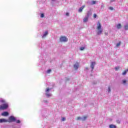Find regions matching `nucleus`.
<instances>
[{
	"label": "nucleus",
	"mask_w": 128,
	"mask_h": 128,
	"mask_svg": "<svg viewBox=\"0 0 128 128\" xmlns=\"http://www.w3.org/2000/svg\"><path fill=\"white\" fill-rule=\"evenodd\" d=\"M98 30H97V34L98 36H100V34H102V24H100V22H98L97 24V28H96Z\"/></svg>",
	"instance_id": "1"
},
{
	"label": "nucleus",
	"mask_w": 128,
	"mask_h": 128,
	"mask_svg": "<svg viewBox=\"0 0 128 128\" xmlns=\"http://www.w3.org/2000/svg\"><path fill=\"white\" fill-rule=\"evenodd\" d=\"M8 108V104H4L0 106V110H6Z\"/></svg>",
	"instance_id": "2"
},
{
	"label": "nucleus",
	"mask_w": 128,
	"mask_h": 128,
	"mask_svg": "<svg viewBox=\"0 0 128 128\" xmlns=\"http://www.w3.org/2000/svg\"><path fill=\"white\" fill-rule=\"evenodd\" d=\"M16 118L14 116H10L8 118V122H16Z\"/></svg>",
	"instance_id": "3"
},
{
	"label": "nucleus",
	"mask_w": 128,
	"mask_h": 128,
	"mask_svg": "<svg viewBox=\"0 0 128 128\" xmlns=\"http://www.w3.org/2000/svg\"><path fill=\"white\" fill-rule=\"evenodd\" d=\"M60 40L61 42H68V38L64 36H62L60 38Z\"/></svg>",
	"instance_id": "4"
},
{
	"label": "nucleus",
	"mask_w": 128,
	"mask_h": 128,
	"mask_svg": "<svg viewBox=\"0 0 128 128\" xmlns=\"http://www.w3.org/2000/svg\"><path fill=\"white\" fill-rule=\"evenodd\" d=\"M90 17V12H88L87 13V16L85 17L84 20H83V22H88V18Z\"/></svg>",
	"instance_id": "5"
},
{
	"label": "nucleus",
	"mask_w": 128,
	"mask_h": 128,
	"mask_svg": "<svg viewBox=\"0 0 128 128\" xmlns=\"http://www.w3.org/2000/svg\"><path fill=\"white\" fill-rule=\"evenodd\" d=\"M96 62H92L91 64H90V68L92 70H94V66H96Z\"/></svg>",
	"instance_id": "6"
},
{
	"label": "nucleus",
	"mask_w": 128,
	"mask_h": 128,
	"mask_svg": "<svg viewBox=\"0 0 128 128\" xmlns=\"http://www.w3.org/2000/svg\"><path fill=\"white\" fill-rule=\"evenodd\" d=\"M2 116H8V113L7 112H4L2 114Z\"/></svg>",
	"instance_id": "7"
},
{
	"label": "nucleus",
	"mask_w": 128,
	"mask_h": 128,
	"mask_svg": "<svg viewBox=\"0 0 128 128\" xmlns=\"http://www.w3.org/2000/svg\"><path fill=\"white\" fill-rule=\"evenodd\" d=\"M2 122H8V120L4 118L0 119V123L2 124Z\"/></svg>",
	"instance_id": "8"
},
{
	"label": "nucleus",
	"mask_w": 128,
	"mask_h": 128,
	"mask_svg": "<svg viewBox=\"0 0 128 128\" xmlns=\"http://www.w3.org/2000/svg\"><path fill=\"white\" fill-rule=\"evenodd\" d=\"M74 68H75V70H78V62H76V64H74Z\"/></svg>",
	"instance_id": "9"
},
{
	"label": "nucleus",
	"mask_w": 128,
	"mask_h": 128,
	"mask_svg": "<svg viewBox=\"0 0 128 128\" xmlns=\"http://www.w3.org/2000/svg\"><path fill=\"white\" fill-rule=\"evenodd\" d=\"M46 96H50V93L48 92H50V88H48L46 90Z\"/></svg>",
	"instance_id": "10"
},
{
	"label": "nucleus",
	"mask_w": 128,
	"mask_h": 128,
	"mask_svg": "<svg viewBox=\"0 0 128 128\" xmlns=\"http://www.w3.org/2000/svg\"><path fill=\"white\" fill-rule=\"evenodd\" d=\"M48 31L45 32L44 34L42 36V38H46V36H48Z\"/></svg>",
	"instance_id": "11"
},
{
	"label": "nucleus",
	"mask_w": 128,
	"mask_h": 128,
	"mask_svg": "<svg viewBox=\"0 0 128 128\" xmlns=\"http://www.w3.org/2000/svg\"><path fill=\"white\" fill-rule=\"evenodd\" d=\"M84 6H82L79 8V10H78L79 12H82V10H84Z\"/></svg>",
	"instance_id": "12"
},
{
	"label": "nucleus",
	"mask_w": 128,
	"mask_h": 128,
	"mask_svg": "<svg viewBox=\"0 0 128 128\" xmlns=\"http://www.w3.org/2000/svg\"><path fill=\"white\" fill-rule=\"evenodd\" d=\"M128 72V69L125 70L122 73V74L123 76H126V73Z\"/></svg>",
	"instance_id": "13"
},
{
	"label": "nucleus",
	"mask_w": 128,
	"mask_h": 128,
	"mask_svg": "<svg viewBox=\"0 0 128 128\" xmlns=\"http://www.w3.org/2000/svg\"><path fill=\"white\" fill-rule=\"evenodd\" d=\"M110 128H116V125L114 124H110L109 126Z\"/></svg>",
	"instance_id": "14"
},
{
	"label": "nucleus",
	"mask_w": 128,
	"mask_h": 128,
	"mask_svg": "<svg viewBox=\"0 0 128 128\" xmlns=\"http://www.w3.org/2000/svg\"><path fill=\"white\" fill-rule=\"evenodd\" d=\"M116 28H118V30H120V28H122V24H118L116 26Z\"/></svg>",
	"instance_id": "15"
},
{
	"label": "nucleus",
	"mask_w": 128,
	"mask_h": 128,
	"mask_svg": "<svg viewBox=\"0 0 128 128\" xmlns=\"http://www.w3.org/2000/svg\"><path fill=\"white\" fill-rule=\"evenodd\" d=\"M86 118H88V116H84L83 117V118L82 119V120H86Z\"/></svg>",
	"instance_id": "16"
},
{
	"label": "nucleus",
	"mask_w": 128,
	"mask_h": 128,
	"mask_svg": "<svg viewBox=\"0 0 128 128\" xmlns=\"http://www.w3.org/2000/svg\"><path fill=\"white\" fill-rule=\"evenodd\" d=\"M124 29L126 30H128V24H126L125 26H124Z\"/></svg>",
	"instance_id": "17"
},
{
	"label": "nucleus",
	"mask_w": 128,
	"mask_h": 128,
	"mask_svg": "<svg viewBox=\"0 0 128 128\" xmlns=\"http://www.w3.org/2000/svg\"><path fill=\"white\" fill-rule=\"evenodd\" d=\"M120 44H121V42H120L118 43L116 45V46H120Z\"/></svg>",
	"instance_id": "18"
},
{
	"label": "nucleus",
	"mask_w": 128,
	"mask_h": 128,
	"mask_svg": "<svg viewBox=\"0 0 128 128\" xmlns=\"http://www.w3.org/2000/svg\"><path fill=\"white\" fill-rule=\"evenodd\" d=\"M120 70V66L115 68V70Z\"/></svg>",
	"instance_id": "19"
},
{
	"label": "nucleus",
	"mask_w": 128,
	"mask_h": 128,
	"mask_svg": "<svg viewBox=\"0 0 128 128\" xmlns=\"http://www.w3.org/2000/svg\"><path fill=\"white\" fill-rule=\"evenodd\" d=\"M82 120V118L80 116L77 117L76 120Z\"/></svg>",
	"instance_id": "20"
},
{
	"label": "nucleus",
	"mask_w": 128,
	"mask_h": 128,
	"mask_svg": "<svg viewBox=\"0 0 128 128\" xmlns=\"http://www.w3.org/2000/svg\"><path fill=\"white\" fill-rule=\"evenodd\" d=\"M44 14H42L40 15V18H44Z\"/></svg>",
	"instance_id": "21"
},
{
	"label": "nucleus",
	"mask_w": 128,
	"mask_h": 128,
	"mask_svg": "<svg viewBox=\"0 0 128 128\" xmlns=\"http://www.w3.org/2000/svg\"><path fill=\"white\" fill-rule=\"evenodd\" d=\"M84 50V47H81V48H80V50Z\"/></svg>",
	"instance_id": "22"
},
{
	"label": "nucleus",
	"mask_w": 128,
	"mask_h": 128,
	"mask_svg": "<svg viewBox=\"0 0 128 128\" xmlns=\"http://www.w3.org/2000/svg\"><path fill=\"white\" fill-rule=\"evenodd\" d=\"M96 4V1L92 2V4Z\"/></svg>",
	"instance_id": "23"
},
{
	"label": "nucleus",
	"mask_w": 128,
	"mask_h": 128,
	"mask_svg": "<svg viewBox=\"0 0 128 128\" xmlns=\"http://www.w3.org/2000/svg\"><path fill=\"white\" fill-rule=\"evenodd\" d=\"M16 124H20V120H17L16 121Z\"/></svg>",
	"instance_id": "24"
},
{
	"label": "nucleus",
	"mask_w": 128,
	"mask_h": 128,
	"mask_svg": "<svg viewBox=\"0 0 128 128\" xmlns=\"http://www.w3.org/2000/svg\"><path fill=\"white\" fill-rule=\"evenodd\" d=\"M52 72V70H48V71H47V72L48 74H50V72Z\"/></svg>",
	"instance_id": "25"
},
{
	"label": "nucleus",
	"mask_w": 128,
	"mask_h": 128,
	"mask_svg": "<svg viewBox=\"0 0 128 128\" xmlns=\"http://www.w3.org/2000/svg\"><path fill=\"white\" fill-rule=\"evenodd\" d=\"M64 120H66V118H62V122H64Z\"/></svg>",
	"instance_id": "26"
},
{
	"label": "nucleus",
	"mask_w": 128,
	"mask_h": 128,
	"mask_svg": "<svg viewBox=\"0 0 128 128\" xmlns=\"http://www.w3.org/2000/svg\"><path fill=\"white\" fill-rule=\"evenodd\" d=\"M109 9L110 10H113L114 8L113 7H110Z\"/></svg>",
	"instance_id": "27"
},
{
	"label": "nucleus",
	"mask_w": 128,
	"mask_h": 128,
	"mask_svg": "<svg viewBox=\"0 0 128 128\" xmlns=\"http://www.w3.org/2000/svg\"><path fill=\"white\" fill-rule=\"evenodd\" d=\"M116 122L117 124H120V120H117Z\"/></svg>",
	"instance_id": "28"
},
{
	"label": "nucleus",
	"mask_w": 128,
	"mask_h": 128,
	"mask_svg": "<svg viewBox=\"0 0 128 128\" xmlns=\"http://www.w3.org/2000/svg\"><path fill=\"white\" fill-rule=\"evenodd\" d=\"M122 82H123V84H126V80H123Z\"/></svg>",
	"instance_id": "29"
},
{
	"label": "nucleus",
	"mask_w": 128,
	"mask_h": 128,
	"mask_svg": "<svg viewBox=\"0 0 128 128\" xmlns=\"http://www.w3.org/2000/svg\"><path fill=\"white\" fill-rule=\"evenodd\" d=\"M108 92H111V90H110V87H108Z\"/></svg>",
	"instance_id": "30"
},
{
	"label": "nucleus",
	"mask_w": 128,
	"mask_h": 128,
	"mask_svg": "<svg viewBox=\"0 0 128 128\" xmlns=\"http://www.w3.org/2000/svg\"><path fill=\"white\" fill-rule=\"evenodd\" d=\"M94 18H96V14H94Z\"/></svg>",
	"instance_id": "31"
},
{
	"label": "nucleus",
	"mask_w": 128,
	"mask_h": 128,
	"mask_svg": "<svg viewBox=\"0 0 128 128\" xmlns=\"http://www.w3.org/2000/svg\"><path fill=\"white\" fill-rule=\"evenodd\" d=\"M66 16H70V14L68 12L66 13Z\"/></svg>",
	"instance_id": "32"
},
{
	"label": "nucleus",
	"mask_w": 128,
	"mask_h": 128,
	"mask_svg": "<svg viewBox=\"0 0 128 128\" xmlns=\"http://www.w3.org/2000/svg\"><path fill=\"white\" fill-rule=\"evenodd\" d=\"M115 0H110V2H114Z\"/></svg>",
	"instance_id": "33"
},
{
	"label": "nucleus",
	"mask_w": 128,
	"mask_h": 128,
	"mask_svg": "<svg viewBox=\"0 0 128 128\" xmlns=\"http://www.w3.org/2000/svg\"><path fill=\"white\" fill-rule=\"evenodd\" d=\"M2 102H4V100H2Z\"/></svg>",
	"instance_id": "34"
},
{
	"label": "nucleus",
	"mask_w": 128,
	"mask_h": 128,
	"mask_svg": "<svg viewBox=\"0 0 128 128\" xmlns=\"http://www.w3.org/2000/svg\"><path fill=\"white\" fill-rule=\"evenodd\" d=\"M53 0V1H54V0Z\"/></svg>",
	"instance_id": "35"
}]
</instances>
